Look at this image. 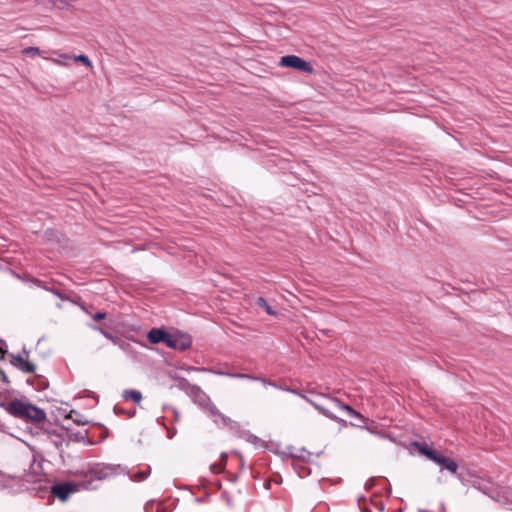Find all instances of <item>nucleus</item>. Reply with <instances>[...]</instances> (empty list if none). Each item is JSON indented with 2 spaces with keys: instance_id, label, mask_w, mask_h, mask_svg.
<instances>
[{
  "instance_id": "obj_1",
  "label": "nucleus",
  "mask_w": 512,
  "mask_h": 512,
  "mask_svg": "<svg viewBox=\"0 0 512 512\" xmlns=\"http://www.w3.org/2000/svg\"><path fill=\"white\" fill-rule=\"evenodd\" d=\"M312 396L311 398H307V400L323 415L330 419H336V416L334 415L332 409L333 408H340L341 410L345 411L349 416L355 417L359 419L360 421H364V417L354 410L351 406L342 403L339 399L326 396L325 394L319 393L315 394L311 392Z\"/></svg>"
},
{
  "instance_id": "obj_2",
  "label": "nucleus",
  "mask_w": 512,
  "mask_h": 512,
  "mask_svg": "<svg viewBox=\"0 0 512 512\" xmlns=\"http://www.w3.org/2000/svg\"><path fill=\"white\" fill-rule=\"evenodd\" d=\"M6 411L15 418L35 425H40L47 419L46 412L43 409L19 399L10 401L6 406Z\"/></svg>"
},
{
  "instance_id": "obj_3",
  "label": "nucleus",
  "mask_w": 512,
  "mask_h": 512,
  "mask_svg": "<svg viewBox=\"0 0 512 512\" xmlns=\"http://www.w3.org/2000/svg\"><path fill=\"white\" fill-rule=\"evenodd\" d=\"M412 446L423 456L427 457L434 463L442 466L452 474L458 471V464L451 458L442 455L437 450L432 449L426 443L414 442Z\"/></svg>"
},
{
  "instance_id": "obj_4",
  "label": "nucleus",
  "mask_w": 512,
  "mask_h": 512,
  "mask_svg": "<svg viewBox=\"0 0 512 512\" xmlns=\"http://www.w3.org/2000/svg\"><path fill=\"white\" fill-rule=\"evenodd\" d=\"M279 65L281 67L293 68V69L300 70V71H303V72H306L309 74L313 73L312 65L309 62L305 61L304 59H302L301 57L296 56V55H286V56L281 57V59L279 61Z\"/></svg>"
},
{
  "instance_id": "obj_5",
  "label": "nucleus",
  "mask_w": 512,
  "mask_h": 512,
  "mask_svg": "<svg viewBox=\"0 0 512 512\" xmlns=\"http://www.w3.org/2000/svg\"><path fill=\"white\" fill-rule=\"evenodd\" d=\"M169 348L185 351L192 345V339L184 333H168L166 343Z\"/></svg>"
},
{
  "instance_id": "obj_6",
  "label": "nucleus",
  "mask_w": 512,
  "mask_h": 512,
  "mask_svg": "<svg viewBox=\"0 0 512 512\" xmlns=\"http://www.w3.org/2000/svg\"><path fill=\"white\" fill-rule=\"evenodd\" d=\"M77 491V485L71 482L56 484L52 487V494L58 499L65 501L71 493Z\"/></svg>"
},
{
  "instance_id": "obj_7",
  "label": "nucleus",
  "mask_w": 512,
  "mask_h": 512,
  "mask_svg": "<svg viewBox=\"0 0 512 512\" xmlns=\"http://www.w3.org/2000/svg\"><path fill=\"white\" fill-rule=\"evenodd\" d=\"M10 363L24 373H34L36 370V365L21 354L11 355Z\"/></svg>"
},
{
  "instance_id": "obj_8",
  "label": "nucleus",
  "mask_w": 512,
  "mask_h": 512,
  "mask_svg": "<svg viewBox=\"0 0 512 512\" xmlns=\"http://www.w3.org/2000/svg\"><path fill=\"white\" fill-rule=\"evenodd\" d=\"M174 508V503L172 500L167 499L164 501H149L145 505L146 512H171Z\"/></svg>"
},
{
  "instance_id": "obj_9",
  "label": "nucleus",
  "mask_w": 512,
  "mask_h": 512,
  "mask_svg": "<svg viewBox=\"0 0 512 512\" xmlns=\"http://www.w3.org/2000/svg\"><path fill=\"white\" fill-rule=\"evenodd\" d=\"M167 335L168 332L165 330L160 328H153L148 332L147 338L152 344H157L160 342L166 343Z\"/></svg>"
},
{
  "instance_id": "obj_10",
  "label": "nucleus",
  "mask_w": 512,
  "mask_h": 512,
  "mask_svg": "<svg viewBox=\"0 0 512 512\" xmlns=\"http://www.w3.org/2000/svg\"><path fill=\"white\" fill-rule=\"evenodd\" d=\"M256 305L262 308L267 314L271 316H276L277 312L272 309V307L268 304V302L263 297H258L256 300Z\"/></svg>"
},
{
  "instance_id": "obj_11",
  "label": "nucleus",
  "mask_w": 512,
  "mask_h": 512,
  "mask_svg": "<svg viewBox=\"0 0 512 512\" xmlns=\"http://www.w3.org/2000/svg\"><path fill=\"white\" fill-rule=\"evenodd\" d=\"M123 397L126 400H132L135 403H140V401L142 400V394L137 390H125L123 393Z\"/></svg>"
},
{
  "instance_id": "obj_12",
  "label": "nucleus",
  "mask_w": 512,
  "mask_h": 512,
  "mask_svg": "<svg viewBox=\"0 0 512 512\" xmlns=\"http://www.w3.org/2000/svg\"><path fill=\"white\" fill-rule=\"evenodd\" d=\"M227 461V456L222 454L220 463H215L210 466V469L213 473L219 474L224 470L225 464Z\"/></svg>"
},
{
  "instance_id": "obj_13",
  "label": "nucleus",
  "mask_w": 512,
  "mask_h": 512,
  "mask_svg": "<svg viewBox=\"0 0 512 512\" xmlns=\"http://www.w3.org/2000/svg\"><path fill=\"white\" fill-rule=\"evenodd\" d=\"M149 474H150L149 470L139 471L137 473H134L131 476V479L134 482H142V481H144V480H146L148 478Z\"/></svg>"
},
{
  "instance_id": "obj_14",
  "label": "nucleus",
  "mask_w": 512,
  "mask_h": 512,
  "mask_svg": "<svg viewBox=\"0 0 512 512\" xmlns=\"http://www.w3.org/2000/svg\"><path fill=\"white\" fill-rule=\"evenodd\" d=\"M73 59L76 62H81L83 65H85L88 68H92L93 67L92 62L90 61V59L86 55H84V54L74 56Z\"/></svg>"
},
{
  "instance_id": "obj_15",
  "label": "nucleus",
  "mask_w": 512,
  "mask_h": 512,
  "mask_svg": "<svg viewBox=\"0 0 512 512\" xmlns=\"http://www.w3.org/2000/svg\"><path fill=\"white\" fill-rule=\"evenodd\" d=\"M22 54L26 56L36 57L40 55V49L38 47H27L22 50Z\"/></svg>"
},
{
  "instance_id": "obj_16",
  "label": "nucleus",
  "mask_w": 512,
  "mask_h": 512,
  "mask_svg": "<svg viewBox=\"0 0 512 512\" xmlns=\"http://www.w3.org/2000/svg\"><path fill=\"white\" fill-rule=\"evenodd\" d=\"M6 347H7L6 341L3 339H0V359H4L5 354H6Z\"/></svg>"
},
{
  "instance_id": "obj_17",
  "label": "nucleus",
  "mask_w": 512,
  "mask_h": 512,
  "mask_svg": "<svg viewBox=\"0 0 512 512\" xmlns=\"http://www.w3.org/2000/svg\"><path fill=\"white\" fill-rule=\"evenodd\" d=\"M105 318H106V313H104V312H97L96 314L93 315V319L96 321H100Z\"/></svg>"
},
{
  "instance_id": "obj_18",
  "label": "nucleus",
  "mask_w": 512,
  "mask_h": 512,
  "mask_svg": "<svg viewBox=\"0 0 512 512\" xmlns=\"http://www.w3.org/2000/svg\"><path fill=\"white\" fill-rule=\"evenodd\" d=\"M56 2H58L62 8H67L69 7V2L68 0H56Z\"/></svg>"
},
{
  "instance_id": "obj_19",
  "label": "nucleus",
  "mask_w": 512,
  "mask_h": 512,
  "mask_svg": "<svg viewBox=\"0 0 512 512\" xmlns=\"http://www.w3.org/2000/svg\"><path fill=\"white\" fill-rule=\"evenodd\" d=\"M51 61L57 65H65L63 62H61L60 60L58 59H51Z\"/></svg>"
},
{
  "instance_id": "obj_20",
  "label": "nucleus",
  "mask_w": 512,
  "mask_h": 512,
  "mask_svg": "<svg viewBox=\"0 0 512 512\" xmlns=\"http://www.w3.org/2000/svg\"><path fill=\"white\" fill-rule=\"evenodd\" d=\"M60 57L64 58V59H69L70 56L67 55V54H59Z\"/></svg>"
},
{
  "instance_id": "obj_21",
  "label": "nucleus",
  "mask_w": 512,
  "mask_h": 512,
  "mask_svg": "<svg viewBox=\"0 0 512 512\" xmlns=\"http://www.w3.org/2000/svg\"><path fill=\"white\" fill-rule=\"evenodd\" d=\"M322 332L327 335V336H330V330H322Z\"/></svg>"
},
{
  "instance_id": "obj_22",
  "label": "nucleus",
  "mask_w": 512,
  "mask_h": 512,
  "mask_svg": "<svg viewBox=\"0 0 512 512\" xmlns=\"http://www.w3.org/2000/svg\"><path fill=\"white\" fill-rule=\"evenodd\" d=\"M94 329L100 331V332H103L101 328H98V327H94Z\"/></svg>"
}]
</instances>
